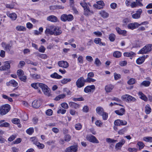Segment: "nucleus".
I'll use <instances>...</instances> for the list:
<instances>
[{
	"label": "nucleus",
	"instance_id": "nucleus-17",
	"mask_svg": "<svg viewBox=\"0 0 152 152\" xmlns=\"http://www.w3.org/2000/svg\"><path fill=\"white\" fill-rule=\"evenodd\" d=\"M93 13L94 12L92 10H91L89 7L86 9H85L84 10V15L86 16L90 15Z\"/></svg>",
	"mask_w": 152,
	"mask_h": 152
},
{
	"label": "nucleus",
	"instance_id": "nucleus-2",
	"mask_svg": "<svg viewBox=\"0 0 152 152\" xmlns=\"http://www.w3.org/2000/svg\"><path fill=\"white\" fill-rule=\"evenodd\" d=\"M152 50V45L148 44L141 49L138 53V54H146Z\"/></svg>",
	"mask_w": 152,
	"mask_h": 152
},
{
	"label": "nucleus",
	"instance_id": "nucleus-41",
	"mask_svg": "<svg viewBox=\"0 0 152 152\" xmlns=\"http://www.w3.org/2000/svg\"><path fill=\"white\" fill-rule=\"evenodd\" d=\"M106 141L107 142L109 143H115L116 142H117V140H114L112 139H111L110 138H107L106 139Z\"/></svg>",
	"mask_w": 152,
	"mask_h": 152
},
{
	"label": "nucleus",
	"instance_id": "nucleus-30",
	"mask_svg": "<svg viewBox=\"0 0 152 152\" xmlns=\"http://www.w3.org/2000/svg\"><path fill=\"white\" fill-rule=\"evenodd\" d=\"M9 16L12 20H15L17 18V15L15 13H12L8 14Z\"/></svg>",
	"mask_w": 152,
	"mask_h": 152
},
{
	"label": "nucleus",
	"instance_id": "nucleus-34",
	"mask_svg": "<svg viewBox=\"0 0 152 152\" xmlns=\"http://www.w3.org/2000/svg\"><path fill=\"white\" fill-rule=\"evenodd\" d=\"M135 54L133 52L131 51L129 52H125L124 53V55L126 57H132Z\"/></svg>",
	"mask_w": 152,
	"mask_h": 152
},
{
	"label": "nucleus",
	"instance_id": "nucleus-23",
	"mask_svg": "<svg viewBox=\"0 0 152 152\" xmlns=\"http://www.w3.org/2000/svg\"><path fill=\"white\" fill-rule=\"evenodd\" d=\"M114 88L113 86L111 84L106 86L105 87V89L107 92H110Z\"/></svg>",
	"mask_w": 152,
	"mask_h": 152
},
{
	"label": "nucleus",
	"instance_id": "nucleus-55",
	"mask_svg": "<svg viewBox=\"0 0 152 152\" xmlns=\"http://www.w3.org/2000/svg\"><path fill=\"white\" fill-rule=\"evenodd\" d=\"M17 74L18 77H20V76L24 75L23 71L22 69H19L17 71Z\"/></svg>",
	"mask_w": 152,
	"mask_h": 152
},
{
	"label": "nucleus",
	"instance_id": "nucleus-49",
	"mask_svg": "<svg viewBox=\"0 0 152 152\" xmlns=\"http://www.w3.org/2000/svg\"><path fill=\"white\" fill-rule=\"evenodd\" d=\"M82 128V125L81 124L78 123L76 124L75 125V128L77 130H80Z\"/></svg>",
	"mask_w": 152,
	"mask_h": 152
},
{
	"label": "nucleus",
	"instance_id": "nucleus-46",
	"mask_svg": "<svg viewBox=\"0 0 152 152\" xmlns=\"http://www.w3.org/2000/svg\"><path fill=\"white\" fill-rule=\"evenodd\" d=\"M140 14L138 13H136L132 15V17L134 19H137L140 18Z\"/></svg>",
	"mask_w": 152,
	"mask_h": 152
},
{
	"label": "nucleus",
	"instance_id": "nucleus-48",
	"mask_svg": "<svg viewBox=\"0 0 152 152\" xmlns=\"http://www.w3.org/2000/svg\"><path fill=\"white\" fill-rule=\"evenodd\" d=\"M71 80L70 78H64L61 81V83L63 84H65L66 83L70 81Z\"/></svg>",
	"mask_w": 152,
	"mask_h": 152
},
{
	"label": "nucleus",
	"instance_id": "nucleus-56",
	"mask_svg": "<svg viewBox=\"0 0 152 152\" xmlns=\"http://www.w3.org/2000/svg\"><path fill=\"white\" fill-rule=\"evenodd\" d=\"M26 132L29 134H31L34 132V129L32 128H29L26 130Z\"/></svg>",
	"mask_w": 152,
	"mask_h": 152
},
{
	"label": "nucleus",
	"instance_id": "nucleus-36",
	"mask_svg": "<svg viewBox=\"0 0 152 152\" xmlns=\"http://www.w3.org/2000/svg\"><path fill=\"white\" fill-rule=\"evenodd\" d=\"M65 96V95L64 94H59L54 98V100L56 101H58L60 99L64 98Z\"/></svg>",
	"mask_w": 152,
	"mask_h": 152
},
{
	"label": "nucleus",
	"instance_id": "nucleus-21",
	"mask_svg": "<svg viewBox=\"0 0 152 152\" xmlns=\"http://www.w3.org/2000/svg\"><path fill=\"white\" fill-rule=\"evenodd\" d=\"M70 107H73L75 109L79 108L80 107V105L77 104L73 102H70L69 103Z\"/></svg>",
	"mask_w": 152,
	"mask_h": 152
},
{
	"label": "nucleus",
	"instance_id": "nucleus-40",
	"mask_svg": "<svg viewBox=\"0 0 152 152\" xmlns=\"http://www.w3.org/2000/svg\"><path fill=\"white\" fill-rule=\"evenodd\" d=\"M115 36L114 34H111L109 35V39L110 41L113 42L115 40Z\"/></svg>",
	"mask_w": 152,
	"mask_h": 152
},
{
	"label": "nucleus",
	"instance_id": "nucleus-19",
	"mask_svg": "<svg viewBox=\"0 0 152 152\" xmlns=\"http://www.w3.org/2000/svg\"><path fill=\"white\" fill-rule=\"evenodd\" d=\"M95 88V86L94 85L88 86L84 89V91L86 93L91 92V90H94Z\"/></svg>",
	"mask_w": 152,
	"mask_h": 152
},
{
	"label": "nucleus",
	"instance_id": "nucleus-37",
	"mask_svg": "<svg viewBox=\"0 0 152 152\" xmlns=\"http://www.w3.org/2000/svg\"><path fill=\"white\" fill-rule=\"evenodd\" d=\"M136 99L133 97L129 95L127 99H126V102L132 101L135 102L136 101Z\"/></svg>",
	"mask_w": 152,
	"mask_h": 152
},
{
	"label": "nucleus",
	"instance_id": "nucleus-64",
	"mask_svg": "<svg viewBox=\"0 0 152 152\" xmlns=\"http://www.w3.org/2000/svg\"><path fill=\"white\" fill-rule=\"evenodd\" d=\"M16 135H11L8 139V141L11 142L14 140L16 137Z\"/></svg>",
	"mask_w": 152,
	"mask_h": 152
},
{
	"label": "nucleus",
	"instance_id": "nucleus-32",
	"mask_svg": "<svg viewBox=\"0 0 152 152\" xmlns=\"http://www.w3.org/2000/svg\"><path fill=\"white\" fill-rule=\"evenodd\" d=\"M50 77L53 78L60 79L62 77V76L58 75L57 73L55 72L50 75Z\"/></svg>",
	"mask_w": 152,
	"mask_h": 152
},
{
	"label": "nucleus",
	"instance_id": "nucleus-33",
	"mask_svg": "<svg viewBox=\"0 0 152 152\" xmlns=\"http://www.w3.org/2000/svg\"><path fill=\"white\" fill-rule=\"evenodd\" d=\"M151 109L149 105L147 104L145 107V112L147 114H149L151 112Z\"/></svg>",
	"mask_w": 152,
	"mask_h": 152
},
{
	"label": "nucleus",
	"instance_id": "nucleus-29",
	"mask_svg": "<svg viewBox=\"0 0 152 152\" xmlns=\"http://www.w3.org/2000/svg\"><path fill=\"white\" fill-rule=\"evenodd\" d=\"M125 110L124 108H121L120 110H117L115 111V113L119 115H122L124 114Z\"/></svg>",
	"mask_w": 152,
	"mask_h": 152
},
{
	"label": "nucleus",
	"instance_id": "nucleus-60",
	"mask_svg": "<svg viewBox=\"0 0 152 152\" xmlns=\"http://www.w3.org/2000/svg\"><path fill=\"white\" fill-rule=\"evenodd\" d=\"M11 47L12 45H10V44H7L5 47L4 50L7 51H10Z\"/></svg>",
	"mask_w": 152,
	"mask_h": 152
},
{
	"label": "nucleus",
	"instance_id": "nucleus-20",
	"mask_svg": "<svg viewBox=\"0 0 152 152\" xmlns=\"http://www.w3.org/2000/svg\"><path fill=\"white\" fill-rule=\"evenodd\" d=\"M102 17L104 18H107L109 16V14L104 10H102L99 12Z\"/></svg>",
	"mask_w": 152,
	"mask_h": 152
},
{
	"label": "nucleus",
	"instance_id": "nucleus-11",
	"mask_svg": "<svg viewBox=\"0 0 152 152\" xmlns=\"http://www.w3.org/2000/svg\"><path fill=\"white\" fill-rule=\"evenodd\" d=\"M10 63L9 61L5 62L4 65L0 67V70L6 71L9 69L10 67Z\"/></svg>",
	"mask_w": 152,
	"mask_h": 152
},
{
	"label": "nucleus",
	"instance_id": "nucleus-28",
	"mask_svg": "<svg viewBox=\"0 0 152 152\" xmlns=\"http://www.w3.org/2000/svg\"><path fill=\"white\" fill-rule=\"evenodd\" d=\"M116 30L117 32L119 34H122L123 35H125L126 33V31L125 30H121L119 28L116 27Z\"/></svg>",
	"mask_w": 152,
	"mask_h": 152
},
{
	"label": "nucleus",
	"instance_id": "nucleus-3",
	"mask_svg": "<svg viewBox=\"0 0 152 152\" xmlns=\"http://www.w3.org/2000/svg\"><path fill=\"white\" fill-rule=\"evenodd\" d=\"M55 26L53 25L48 26H47L45 32V34L47 35L48 34L50 35H53L55 28Z\"/></svg>",
	"mask_w": 152,
	"mask_h": 152
},
{
	"label": "nucleus",
	"instance_id": "nucleus-9",
	"mask_svg": "<svg viewBox=\"0 0 152 152\" xmlns=\"http://www.w3.org/2000/svg\"><path fill=\"white\" fill-rule=\"evenodd\" d=\"M78 149L77 145H72L67 148L64 151L65 152H76Z\"/></svg>",
	"mask_w": 152,
	"mask_h": 152
},
{
	"label": "nucleus",
	"instance_id": "nucleus-27",
	"mask_svg": "<svg viewBox=\"0 0 152 152\" xmlns=\"http://www.w3.org/2000/svg\"><path fill=\"white\" fill-rule=\"evenodd\" d=\"M145 60V58L142 56H141L137 59L136 62L137 64H142L144 61Z\"/></svg>",
	"mask_w": 152,
	"mask_h": 152
},
{
	"label": "nucleus",
	"instance_id": "nucleus-63",
	"mask_svg": "<svg viewBox=\"0 0 152 152\" xmlns=\"http://www.w3.org/2000/svg\"><path fill=\"white\" fill-rule=\"evenodd\" d=\"M93 33L97 36L99 37H100L102 35V33L99 31H94L93 32Z\"/></svg>",
	"mask_w": 152,
	"mask_h": 152
},
{
	"label": "nucleus",
	"instance_id": "nucleus-50",
	"mask_svg": "<svg viewBox=\"0 0 152 152\" xmlns=\"http://www.w3.org/2000/svg\"><path fill=\"white\" fill-rule=\"evenodd\" d=\"M137 145L139 147L140 150L143 148L145 146L143 143L142 142L140 141L137 142Z\"/></svg>",
	"mask_w": 152,
	"mask_h": 152
},
{
	"label": "nucleus",
	"instance_id": "nucleus-10",
	"mask_svg": "<svg viewBox=\"0 0 152 152\" xmlns=\"http://www.w3.org/2000/svg\"><path fill=\"white\" fill-rule=\"evenodd\" d=\"M127 124V122L125 121H123L120 119H117L115 120L114 122V125L117 126L121 125H125Z\"/></svg>",
	"mask_w": 152,
	"mask_h": 152
},
{
	"label": "nucleus",
	"instance_id": "nucleus-38",
	"mask_svg": "<svg viewBox=\"0 0 152 152\" xmlns=\"http://www.w3.org/2000/svg\"><path fill=\"white\" fill-rule=\"evenodd\" d=\"M94 63L97 66H100L102 64L101 62L98 58H95Z\"/></svg>",
	"mask_w": 152,
	"mask_h": 152
},
{
	"label": "nucleus",
	"instance_id": "nucleus-14",
	"mask_svg": "<svg viewBox=\"0 0 152 152\" xmlns=\"http://www.w3.org/2000/svg\"><path fill=\"white\" fill-rule=\"evenodd\" d=\"M41 104V102L40 100H34L32 103V106L36 108L39 107Z\"/></svg>",
	"mask_w": 152,
	"mask_h": 152
},
{
	"label": "nucleus",
	"instance_id": "nucleus-5",
	"mask_svg": "<svg viewBox=\"0 0 152 152\" xmlns=\"http://www.w3.org/2000/svg\"><path fill=\"white\" fill-rule=\"evenodd\" d=\"M86 82L85 79L83 77L79 78L77 80L76 84L77 87L79 88H80L84 86Z\"/></svg>",
	"mask_w": 152,
	"mask_h": 152
},
{
	"label": "nucleus",
	"instance_id": "nucleus-39",
	"mask_svg": "<svg viewBox=\"0 0 152 152\" xmlns=\"http://www.w3.org/2000/svg\"><path fill=\"white\" fill-rule=\"evenodd\" d=\"M143 140L146 142H152V137H144Z\"/></svg>",
	"mask_w": 152,
	"mask_h": 152
},
{
	"label": "nucleus",
	"instance_id": "nucleus-45",
	"mask_svg": "<svg viewBox=\"0 0 152 152\" xmlns=\"http://www.w3.org/2000/svg\"><path fill=\"white\" fill-rule=\"evenodd\" d=\"M150 83H151L149 81H144L141 84L145 86H149Z\"/></svg>",
	"mask_w": 152,
	"mask_h": 152
},
{
	"label": "nucleus",
	"instance_id": "nucleus-12",
	"mask_svg": "<svg viewBox=\"0 0 152 152\" xmlns=\"http://www.w3.org/2000/svg\"><path fill=\"white\" fill-rule=\"evenodd\" d=\"M139 23L137 22L130 23L127 25V28L129 29L133 30L139 27Z\"/></svg>",
	"mask_w": 152,
	"mask_h": 152
},
{
	"label": "nucleus",
	"instance_id": "nucleus-58",
	"mask_svg": "<svg viewBox=\"0 0 152 152\" xmlns=\"http://www.w3.org/2000/svg\"><path fill=\"white\" fill-rule=\"evenodd\" d=\"M80 5L83 8L84 10L85 9H86L89 7L88 6L87 3L84 1L83 2L80 3Z\"/></svg>",
	"mask_w": 152,
	"mask_h": 152
},
{
	"label": "nucleus",
	"instance_id": "nucleus-22",
	"mask_svg": "<svg viewBox=\"0 0 152 152\" xmlns=\"http://www.w3.org/2000/svg\"><path fill=\"white\" fill-rule=\"evenodd\" d=\"M55 30L53 34L57 36L60 35L62 33V31L60 28L58 27H55Z\"/></svg>",
	"mask_w": 152,
	"mask_h": 152
},
{
	"label": "nucleus",
	"instance_id": "nucleus-42",
	"mask_svg": "<svg viewBox=\"0 0 152 152\" xmlns=\"http://www.w3.org/2000/svg\"><path fill=\"white\" fill-rule=\"evenodd\" d=\"M10 83L12 86L14 87L17 86L18 85V83L14 80H12L10 81Z\"/></svg>",
	"mask_w": 152,
	"mask_h": 152
},
{
	"label": "nucleus",
	"instance_id": "nucleus-53",
	"mask_svg": "<svg viewBox=\"0 0 152 152\" xmlns=\"http://www.w3.org/2000/svg\"><path fill=\"white\" fill-rule=\"evenodd\" d=\"M86 82L90 83L91 82H94L96 81V80L91 78L90 77H87V78L85 79Z\"/></svg>",
	"mask_w": 152,
	"mask_h": 152
},
{
	"label": "nucleus",
	"instance_id": "nucleus-16",
	"mask_svg": "<svg viewBox=\"0 0 152 152\" xmlns=\"http://www.w3.org/2000/svg\"><path fill=\"white\" fill-rule=\"evenodd\" d=\"M125 142V141L124 139H121L120 141L116 144L115 147V149L117 150L120 149Z\"/></svg>",
	"mask_w": 152,
	"mask_h": 152
},
{
	"label": "nucleus",
	"instance_id": "nucleus-15",
	"mask_svg": "<svg viewBox=\"0 0 152 152\" xmlns=\"http://www.w3.org/2000/svg\"><path fill=\"white\" fill-rule=\"evenodd\" d=\"M47 20L48 21L53 23L56 22L58 20L56 16L53 15H50L47 17Z\"/></svg>",
	"mask_w": 152,
	"mask_h": 152
},
{
	"label": "nucleus",
	"instance_id": "nucleus-25",
	"mask_svg": "<svg viewBox=\"0 0 152 152\" xmlns=\"http://www.w3.org/2000/svg\"><path fill=\"white\" fill-rule=\"evenodd\" d=\"M96 111L97 114L100 115H101L104 112L103 109L100 107H97L96 109Z\"/></svg>",
	"mask_w": 152,
	"mask_h": 152
},
{
	"label": "nucleus",
	"instance_id": "nucleus-59",
	"mask_svg": "<svg viewBox=\"0 0 152 152\" xmlns=\"http://www.w3.org/2000/svg\"><path fill=\"white\" fill-rule=\"evenodd\" d=\"M12 122L14 124H18L20 122V121L18 119L15 118L12 120Z\"/></svg>",
	"mask_w": 152,
	"mask_h": 152
},
{
	"label": "nucleus",
	"instance_id": "nucleus-13",
	"mask_svg": "<svg viewBox=\"0 0 152 152\" xmlns=\"http://www.w3.org/2000/svg\"><path fill=\"white\" fill-rule=\"evenodd\" d=\"M58 65L60 67L66 68L69 66V64L66 61H60L58 62Z\"/></svg>",
	"mask_w": 152,
	"mask_h": 152
},
{
	"label": "nucleus",
	"instance_id": "nucleus-6",
	"mask_svg": "<svg viewBox=\"0 0 152 152\" xmlns=\"http://www.w3.org/2000/svg\"><path fill=\"white\" fill-rule=\"evenodd\" d=\"M73 19V16L70 14L67 15L66 14H63L62 15L61 17V20L64 22L66 20L68 21H71Z\"/></svg>",
	"mask_w": 152,
	"mask_h": 152
},
{
	"label": "nucleus",
	"instance_id": "nucleus-43",
	"mask_svg": "<svg viewBox=\"0 0 152 152\" xmlns=\"http://www.w3.org/2000/svg\"><path fill=\"white\" fill-rule=\"evenodd\" d=\"M127 130L126 128H124L119 130L118 132V133L119 134H123L124 133L127 131Z\"/></svg>",
	"mask_w": 152,
	"mask_h": 152
},
{
	"label": "nucleus",
	"instance_id": "nucleus-54",
	"mask_svg": "<svg viewBox=\"0 0 152 152\" xmlns=\"http://www.w3.org/2000/svg\"><path fill=\"white\" fill-rule=\"evenodd\" d=\"M101 115L102 116V118L104 120H105L107 119L108 118L107 113L104 112Z\"/></svg>",
	"mask_w": 152,
	"mask_h": 152
},
{
	"label": "nucleus",
	"instance_id": "nucleus-7",
	"mask_svg": "<svg viewBox=\"0 0 152 152\" xmlns=\"http://www.w3.org/2000/svg\"><path fill=\"white\" fill-rule=\"evenodd\" d=\"M87 140L93 143H98L99 141L96 137L92 134L88 135L86 136Z\"/></svg>",
	"mask_w": 152,
	"mask_h": 152
},
{
	"label": "nucleus",
	"instance_id": "nucleus-26",
	"mask_svg": "<svg viewBox=\"0 0 152 152\" xmlns=\"http://www.w3.org/2000/svg\"><path fill=\"white\" fill-rule=\"evenodd\" d=\"M42 83H32L31 85V86L32 87L34 88L35 89H37L39 87L41 88V87H42Z\"/></svg>",
	"mask_w": 152,
	"mask_h": 152
},
{
	"label": "nucleus",
	"instance_id": "nucleus-47",
	"mask_svg": "<svg viewBox=\"0 0 152 152\" xmlns=\"http://www.w3.org/2000/svg\"><path fill=\"white\" fill-rule=\"evenodd\" d=\"M31 77L34 79H38L40 78V76L39 74H31Z\"/></svg>",
	"mask_w": 152,
	"mask_h": 152
},
{
	"label": "nucleus",
	"instance_id": "nucleus-4",
	"mask_svg": "<svg viewBox=\"0 0 152 152\" xmlns=\"http://www.w3.org/2000/svg\"><path fill=\"white\" fill-rule=\"evenodd\" d=\"M41 88L45 95L49 96L51 95L50 91L48 86L42 83Z\"/></svg>",
	"mask_w": 152,
	"mask_h": 152
},
{
	"label": "nucleus",
	"instance_id": "nucleus-24",
	"mask_svg": "<svg viewBox=\"0 0 152 152\" xmlns=\"http://www.w3.org/2000/svg\"><path fill=\"white\" fill-rule=\"evenodd\" d=\"M138 95L140 98L142 99L145 101H147L148 100V98L142 93L141 92H139L138 93Z\"/></svg>",
	"mask_w": 152,
	"mask_h": 152
},
{
	"label": "nucleus",
	"instance_id": "nucleus-57",
	"mask_svg": "<svg viewBox=\"0 0 152 152\" xmlns=\"http://www.w3.org/2000/svg\"><path fill=\"white\" fill-rule=\"evenodd\" d=\"M139 6L138 3L136 2H132L130 5V6L132 8H135Z\"/></svg>",
	"mask_w": 152,
	"mask_h": 152
},
{
	"label": "nucleus",
	"instance_id": "nucleus-18",
	"mask_svg": "<svg viewBox=\"0 0 152 152\" xmlns=\"http://www.w3.org/2000/svg\"><path fill=\"white\" fill-rule=\"evenodd\" d=\"M94 42L96 44H99L100 46H105L106 45L105 43L102 42L101 39L100 38H95L94 39Z\"/></svg>",
	"mask_w": 152,
	"mask_h": 152
},
{
	"label": "nucleus",
	"instance_id": "nucleus-8",
	"mask_svg": "<svg viewBox=\"0 0 152 152\" xmlns=\"http://www.w3.org/2000/svg\"><path fill=\"white\" fill-rule=\"evenodd\" d=\"M31 140L33 142V143L36 145L38 148L43 149L44 148L45 145L43 144L38 142L36 137H31Z\"/></svg>",
	"mask_w": 152,
	"mask_h": 152
},
{
	"label": "nucleus",
	"instance_id": "nucleus-1",
	"mask_svg": "<svg viewBox=\"0 0 152 152\" xmlns=\"http://www.w3.org/2000/svg\"><path fill=\"white\" fill-rule=\"evenodd\" d=\"M10 106L8 104H6L0 107V114L3 115L8 113L10 109Z\"/></svg>",
	"mask_w": 152,
	"mask_h": 152
},
{
	"label": "nucleus",
	"instance_id": "nucleus-44",
	"mask_svg": "<svg viewBox=\"0 0 152 152\" xmlns=\"http://www.w3.org/2000/svg\"><path fill=\"white\" fill-rule=\"evenodd\" d=\"M64 139V141L66 142H68L71 139V137L69 134H66L65 135Z\"/></svg>",
	"mask_w": 152,
	"mask_h": 152
},
{
	"label": "nucleus",
	"instance_id": "nucleus-61",
	"mask_svg": "<svg viewBox=\"0 0 152 152\" xmlns=\"http://www.w3.org/2000/svg\"><path fill=\"white\" fill-rule=\"evenodd\" d=\"M96 3L99 5V7H102V8L104 5V4L103 1H99L96 2Z\"/></svg>",
	"mask_w": 152,
	"mask_h": 152
},
{
	"label": "nucleus",
	"instance_id": "nucleus-52",
	"mask_svg": "<svg viewBox=\"0 0 152 152\" xmlns=\"http://www.w3.org/2000/svg\"><path fill=\"white\" fill-rule=\"evenodd\" d=\"M135 82V80L133 78H130L127 82V83L129 85H132L134 84Z\"/></svg>",
	"mask_w": 152,
	"mask_h": 152
},
{
	"label": "nucleus",
	"instance_id": "nucleus-62",
	"mask_svg": "<svg viewBox=\"0 0 152 152\" xmlns=\"http://www.w3.org/2000/svg\"><path fill=\"white\" fill-rule=\"evenodd\" d=\"M61 105L63 108L65 109H68L69 107L68 104L65 102L62 103Z\"/></svg>",
	"mask_w": 152,
	"mask_h": 152
},
{
	"label": "nucleus",
	"instance_id": "nucleus-31",
	"mask_svg": "<svg viewBox=\"0 0 152 152\" xmlns=\"http://www.w3.org/2000/svg\"><path fill=\"white\" fill-rule=\"evenodd\" d=\"M113 56L115 57L119 58L121 56V53L119 51H115L113 52Z\"/></svg>",
	"mask_w": 152,
	"mask_h": 152
},
{
	"label": "nucleus",
	"instance_id": "nucleus-51",
	"mask_svg": "<svg viewBox=\"0 0 152 152\" xmlns=\"http://www.w3.org/2000/svg\"><path fill=\"white\" fill-rule=\"evenodd\" d=\"M114 79L116 80H118L121 77V75L120 74H118L116 73H114Z\"/></svg>",
	"mask_w": 152,
	"mask_h": 152
},
{
	"label": "nucleus",
	"instance_id": "nucleus-35",
	"mask_svg": "<svg viewBox=\"0 0 152 152\" xmlns=\"http://www.w3.org/2000/svg\"><path fill=\"white\" fill-rule=\"evenodd\" d=\"M26 28L22 26H18L16 27V29L17 31H24L26 30Z\"/></svg>",
	"mask_w": 152,
	"mask_h": 152
}]
</instances>
